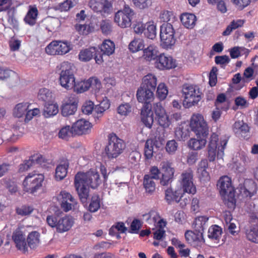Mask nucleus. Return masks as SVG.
<instances>
[{"label": "nucleus", "instance_id": "1", "mask_svg": "<svg viewBox=\"0 0 258 258\" xmlns=\"http://www.w3.org/2000/svg\"><path fill=\"white\" fill-rule=\"evenodd\" d=\"M100 183L98 172L94 169L86 173L78 172L75 177L74 184L78 194H89L90 188H97Z\"/></svg>", "mask_w": 258, "mask_h": 258}, {"label": "nucleus", "instance_id": "2", "mask_svg": "<svg viewBox=\"0 0 258 258\" xmlns=\"http://www.w3.org/2000/svg\"><path fill=\"white\" fill-rule=\"evenodd\" d=\"M75 67L68 61H63L56 67V73L59 75V82L61 87L71 90L74 87Z\"/></svg>", "mask_w": 258, "mask_h": 258}, {"label": "nucleus", "instance_id": "3", "mask_svg": "<svg viewBox=\"0 0 258 258\" xmlns=\"http://www.w3.org/2000/svg\"><path fill=\"white\" fill-rule=\"evenodd\" d=\"M125 144L123 140L115 134H111L108 136V142L102 152V156L108 159L117 158L123 151Z\"/></svg>", "mask_w": 258, "mask_h": 258}, {"label": "nucleus", "instance_id": "4", "mask_svg": "<svg viewBox=\"0 0 258 258\" xmlns=\"http://www.w3.org/2000/svg\"><path fill=\"white\" fill-rule=\"evenodd\" d=\"M149 175L151 179H160V174H162L160 179L161 185L165 186L168 185L172 181L174 173V168L172 167V164L168 161H162L160 163V170L157 167L154 166L151 167Z\"/></svg>", "mask_w": 258, "mask_h": 258}, {"label": "nucleus", "instance_id": "5", "mask_svg": "<svg viewBox=\"0 0 258 258\" xmlns=\"http://www.w3.org/2000/svg\"><path fill=\"white\" fill-rule=\"evenodd\" d=\"M46 221L49 226L55 228L56 231L60 233L70 230L74 224V218L68 215L62 217L54 215L48 216Z\"/></svg>", "mask_w": 258, "mask_h": 258}, {"label": "nucleus", "instance_id": "6", "mask_svg": "<svg viewBox=\"0 0 258 258\" xmlns=\"http://www.w3.org/2000/svg\"><path fill=\"white\" fill-rule=\"evenodd\" d=\"M182 91L184 95L183 105L186 108L197 104L201 99V92L196 85L185 84Z\"/></svg>", "mask_w": 258, "mask_h": 258}, {"label": "nucleus", "instance_id": "7", "mask_svg": "<svg viewBox=\"0 0 258 258\" xmlns=\"http://www.w3.org/2000/svg\"><path fill=\"white\" fill-rule=\"evenodd\" d=\"M218 136L216 134L213 133L211 135L208 147V159L210 162L215 160L216 155L218 158H222L224 155L227 140L221 141V145L218 146Z\"/></svg>", "mask_w": 258, "mask_h": 258}, {"label": "nucleus", "instance_id": "8", "mask_svg": "<svg viewBox=\"0 0 258 258\" xmlns=\"http://www.w3.org/2000/svg\"><path fill=\"white\" fill-rule=\"evenodd\" d=\"M175 30L171 23H164L160 26V37L161 45L166 49H171L176 42Z\"/></svg>", "mask_w": 258, "mask_h": 258}, {"label": "nucleus", "instance_id": "9", "mask_svg": "<svg viewBox=\"0 0 258 258\" xmlns=\"http://www.w3.org/2000/svg\"><path fill=\"white\" fill-rule=\"evenodd\" d=\"M135 14L134 11L130 6L125 5L122 9L115 14L114 21L120 28L130 27Z\"/></svg>", "mask_w": 258, "mask_h": 258}, {"label": "nucleus", "instance_id": "10", "mask_svg": "<svg viewBox=\"0 0 258 258\" xmlns=\"http://www.w3.org/2000/svg\"><path fill=\"white\" fill-rule=\"evenodd\" d=\"M43 179L44 176L41 174L29 173L23 181L24 190L31 193L36 192L37 189L42 186Z\"/></svg>", "mask_w": 258, "mask_h": 258}, {"label": "nucleus", "instance_id": "11", "mask_svg": "<svg viewBox=\"0 0 258 258\" xmlns=\"http://www.w3.org/2000/svg\"><path fill=\"white\" fill-rule=\"evenodd\" d=\"M190 126L192 131L197 136L206 137L207 136L208 132L207 124L201 114H194L191 116Z\"/></svg>", "mask_w": 258, "mask_h": 258}, {"label": "nucleus", "instance_id": "12", "mask_svg": "<svg viewBox=\"0 0 258 258\" xmlns=\"http://www.w3.org/2000/svg\"><path fill=\"white\" fill-rule=\"evenodd\" d=\"M137 98L139 102L144 103L142 108L143 111L145 109L148 111L152 109L151 102L154 99V91L140 86L137 92Z\"/></svg>", "mask_w": 258, "mask_h": 258}, {"label": "nucleus", "instance_id": "13", "mask_svg": "<svg viewBox=\"0 0 258 258\" xmlns=\"http://www.w3.org/2000/svg\"><path fill=\"white\" fill-rule=\"evenodd\" d=\"M70 49V46L67 42L53 41L46 46L45 51L50 55H62L68 53Z\"/></svg>", "mask_w": 258, "mask_h": 258}, {"label": "nucleus", "instance_id": "14", "mask_svg": "<svg viewBox=\"0 0 258 258\" xmlns=\"http://www.w3.org/2000/svg\"><path fill=\"white\" fill-rule=\"evenodd\" d=\"M153 110L155 114V120L163 128L169 126L170 121L164 108L160 102L154 104Z\"/></svg>", "mask_w": 258, "mask_h": 258}, {"label": "nucleus", "instance_id": "15", "mask_svg": "<svg viewBox=\"0 0 258 258\" xmlns=\"http://www.w3.org/2000/svg\"><path fill=\"white\" fill-rule=\"evenodd\" d=\"M219 194H235V188L232 184L231 177L228 175L221 176L217 182Z\"/></svg>", "mask_w": 258, "mask_h": 258}, {"label": "nucleus", "instance_id": "16", "mask_svg": "<svg viewBox=\"0 0 258 258\" xmlns=\"http://www.w3.org/2000/svg\"><path fill=\"white\" fill-rule=\"evenodd\" d=\"M181 185L183 194H196L197 188L193 183V175L191 171L185 172L181 175Z\"/></svg>", "mask_w": 258, "mask_h": 258}, {"label": "nucleus", "instance_id": "17", "mask_svg": "<svg viewBox=\"0 0 258 258\" xmlns=\"http://www.w3.org/2000/svg\"><path fill=\"white\" fill-rule=\"evenodd\" d=\"M184 236L186 241L194 247H201L205 242L203 234L199 232L187 230L185 232Z\"/></svg>", "mask_w": 258, "mask_h": 258}, {"label": "nucleus", "instance_id": "18", "mask_svg": "<svg viewBox=\"0 0 258 258\" xmlns=\"http://www.w3.org/2000/svg\"><path fill=\"white\" fill-rule=\"evenodd\" d=\"M90 7L95 12L103 14H108L111 6L107 0H90Z\"/></svg>", "mask_w": 258, "mask_h": 258}, {"label": "nucleus", "instance_id": "19", "mask_svg": "<svg viewBox=\"0 0 258 258\" xmlns=\"http://www.w3.org/2000/svg\"><path fill=\"white\" fill-rule=\"evenodd\" d=\"M92 127V124L84 119H80L73 124V129L75 134L78 135L90 133Z\"/></svg>", "mask_w": 258, "mask_h": 258}, {"label": "nucleus", "instance_id": "20", "mask_svg": "<svg viewBox=\"0 0 258 258\" xmlns=\"http://www.w3.org/2000/svg\"><path fill=\"white\" fill-rule=\"evenodd\" d=\"M155 63L156 67L160 70L170 69L176 67L175 60L164 53L159 54Z\"/></svg>", "mask_w": 258, "mask_h": 258}, {"label": "nucleus", "instance_id": "21", "mask_svg": "<svg viewBox=\"0 0 258 258\" xmlns=\"http://www.w3.org/2000/svg\"><path fill=\"white\" fill-rule=\"evenodd\" d=\"M78 100L74 96H71L66 101L62 104L61 106V114L63 116H68L73 115L77 111Z\"/></svg>", "mask_w": 258, "mask_h": 258}, {"label": "nucleus", "instance_id": "22", "mask_svg": "<svg viewBox=\"0 0 258 258\" xmlns=\"http://www.w3.org/2000/svg\"><path fill=\"white\" fill-rule=\"evenodd\" d=\"M12 238L19 250L24 252L28 251L25 236L22 231L16 230L13 234Z\"/></svg>", "mask_w": 258, "mask_h": 258}, {"label": "nucleus", "instance_id": "23", "mask_svg": "<svg viewBox=\"0 0 258 258\" xmlns=\"http://www.w3.org/2000/svg\"><path fill=\"white\" fill-rule=\"evenodd\" d=\"M180 20L182 24L185 28L191 29H193L196 25L197 17L194 14L184 13L180 15Z\"/></svg>", "mask_w": 258, "mask_h": 258}, {"label": "nucleus", "instance_id": "24", "mask_svg": "<svg viewBox=\"0 0 258 258\" xmlns=\"http://www.w3.org/2000/svg\"><path fill=\"white\" fill-rule=\"evenodd\" d=\"M61 196L60 206L66 212H68L74 208L77 205V202L72 195H59Z\"/></svg>", "mask_w": 258, "mask_h": 258}, {"label": "nucleus", "instance_id": "25", "mask_svg": "<svg viewBox=\"0 0 258 258\" xmlns=\"http://www.w3.org/2000/svg\"><path fill=\"white\" fill-rule=\"evenodd\" d=\"M69 165V161L63 159L60 161L55 169V178L56 180L63 179L67 174V170Z\"/></svg>", "mask_w": 258, "mask_h": 258}, {"label": "nucleus", "instance_id": "26", "mask_svg": "<svg viewBox=\"0 0 258 258\" xmlns=\"http://www.w3.org/2000/svg\"><path fill=\"white\" fill-rule=\"evenodd\" d=\"M40 234L36 231L30 232L27 237V244L31 249L36 248L40 243Z\"/></svg>", "mask_w": 258, "mask_h": 258}, {"label": "nucleus", "instance_id": "27", "mask_svg": "<svg viewBox=\"0 0 258 258\" xmlns=\"http://www.w3.org/2000/svg\"><path fill=\"white\" fill-rule=\"evenodd\" d=\"M157 86V78L154 75L149 74L145 76L143 79V82L141 86L149 89L154 92Z\"/></svg>", "mask_w": 258, "mask_h": 258}, {"label": "nucleus", "instance_id": "28", "mask_svg": "<svg viewBox=\"0 0 258 258\" xmlns=\"http://www.w3.org/2000/svg\"><path fill=\"white\" fill-rule=\"evenodd\" d=\"M97 81V79L90 78L86 81H81L78 83L75 82L73 89H74L75 92L82 93L88 90L93 82H96Z\"/></svg>", "mask_w": 258, "mask_h": 258}, {"label": "nucleus", "instance_id": "29", "mask_svg": "<svg viewBox=\"0 0 258 258\" xmlns=\"http://www.w3.org/2000/svg\"><path fill=\"white\" fill-rule=\"evenodd\" d=\"M209 218L206 216H199L194 221L193 228L196 232L203 234Z\"/></svg>", "mask_w": 258, "mask_h": 258}, {"label": "nucleus", "instance_id": "30", "mask_svg": "<svg viewBox=\"0 0 258 258\" xmlns=\"http://www.w3.org/2000/svg\"><path fill=\"white\" fill-rule=\"evenodd\" d=\"M144 58L147 61H151L157 59L159 52L157 48L154 45H150L144 49Z\"/></svg>", "mask_w": 258, "mask_h": 258}, {"label": "nucleus", "instance_id": "31", "mask_svg": "<svg viewBox=\"0 0 258 258\" xmlns=\"http://www.w3.org/2000/svg\"><path fill=\"white\" fill-rule=\"evenodd\" d=\"M38 15V10L37 8L34 6H29V10L24 18L25 22L31 26L34 25L36 23V20Z\"/></svg>", "mask_w": 258, "mask_h": 258}, {"label": "nucleus", "instance_id": "32", "mask_svg": "<svg viewBox=\"0 0 258 258\" xmlns=\"http://www.w3.org/2000/svg\"><path fill=\"white\" fill-rule=\"evenodd\" d=\"M89 200L88 210L90 213H95L98 211L101 206V199L98 195H93Z\"/></svg>", "mask_w": 258, "mask_h": 258}, {"label": "nucleus", "instance_id": "33", "mask_svg": "<svg viewBox=\"0 0 258 258\" xmlns=\"http://www.w3.org/2000/svg\"><path fill=\"white\" fill-rule=\"evenodd\" d=\"M96 54V48L90 47L82 50L79 53V57L81 61L85 62L91 60Z\"/></svg>", "mask_w": 258, "mask_h": 258}, {"label": "nucleus", "instance_id": "34", "mask_svg": "<svg viewBox=\"0 0 258 258\" xmlns=\"http://www.w3.org/2000/svg\"><path fill=\"white\" fill-rule=\"evenodd\" d=\"M245 21L243 20H234L227 26L226 29L223 32L222 35L228 36L234 30L243 26Z\"/></svg>", "mask_w": 258, "mask_h": 258}, {"label": "nucleus", "instance_id": "35", "mask_svg": "<svg viewBox=\"0 0 258 258\" xmlns=\"http://www.w3.org/2000/svg\"><path fill=\"white\" fill-rule=\"evenodd\" d=\"M199 137V136H198V138ZM206 142V137H203L199 139H191L188 142V146L191 149L199 150L205 147Z\"/></svg>", "mask_w": 258, "mask_h": 258}, {"label": "nucleus", "instance_id": "36", "mask_svg": "<svg viewBox=\"0 0 258 258\" xmlns=\"http://www.w3.org/2000/svg\"><path fill=\"white\" fill-rule=\"evenodd\" d=\"M100 49L103 54L109 56L114 52V43L110 40H105L101 45Z\"/></svg>", "mask_w": 258, "mask_h": 258}, {"label": "nucleus", "instance_id": "37", "mask_svg": "<svg viewBox=\"0 0 258 258\" xmlns=\"http://www.w3.org/2000/svg\"><path fill=\"white\" fill-rule=\"evenodd\" d=\"M143 111V108L141 109V116H142V121L146 125V126L151 128L152 125L154 122V118L153 116V112L151 111V109L150 111H148L145 109V111Z\"/></svg>", "mask_w": 258, "mask_h": 258}, {"label": "nucleus", "instance_id": "38", "mask_svg": "<svg viewBox=\"0 0 258 258\" xmlns=\"http://www.w3.org/2000/svg\"><path fill=\"white\" fill-rule=\"evenodd\" d=\"M222 233V228L218 225H214L209 228L208 236L210 239L219 241Z\"/></svg>", "mask_w": 258, "mask_h": 258}, {"label": "nucleus", "instance_id": "39", "mask_svg": "<svg viewBox=\"0 0 258 258\" xmlns=\"http://www.w3.org/2000/svg\"><path fill=\"white\" fill-rule=\"evenodd\" d=\"M236 195H221V199L224 204L229 209L233 210L236 207Z\"/></svg>", "mask_w": 258, "mask_h": 258}, {"label": "nucleus", "instance_id": "40", "mask_svg": "<svg viewBox=\"0 0 258 258\" xmlns=\"http://www.w3.org/2000/svg\"><path fill=\"white\" fill-rule=\"evenodd\" d=\"M28 107L29 105L27 103L18 104L14 109V115L18 118L22 117L24 115H26L28 110Z\"/></svg>", "mask_w": 258, "mask_h": 258}, {"label": "nucleus", "instance_id": "41", "mask_svg": "<svg viewBox=\"0 0 258 258\" xmlns=\"http://www.w3.org/2000/svg\"><path fill=\"white\" fill-rule=\"evenodd\" d=\"M247 239L254 243H258V225L252 226L249 229H247L246 232Z\"/></svg>", "mask_w": 258, "mask_h": 258}, {"label": "nucleus", "instance_id": "42", "mask_svg": "<svg viewBox=\"0 0 258 258\" xmlns=\"http://www.w3.org/2000/svg\"><path fill=\"white\" fill-rule=\"evenodd\" d=\"M58 112V105L55 104H46L44 106L43 115L45 117H49L56 115Z\"/></svg>", "mask_w": 258, "mask_h": 258}, {"label": "nucleus", "instance_id": "43", "mask_svg": "<svg viewBox=\"0 0 258 258\" xmlns=\"http://www.w3.org/2000/svg\"><path fill=\"white\" fill-rule=\"evenodd\" d=\"M143 185L146 192H153L156 188V184L149 174H146L144 177Z\"/></svg>", "mask_w": 258, "mask_h": 258}, {"label": "nucleus", "instance_id": "44", "mask_svg": "<svg viewBox=\"0 0 258 258\" xmlns=\"http://www.w3.org/2000/svg\"><path fill=\"white\" fill-rule=\"evenodd\" d=\"M166 225V223L162 219H160L157 222V226L159 227L154 232V238L157 240H161L165 235V231L164 230V227Z\"/></svg>", "mask_w": 258, "mask_h": 258}, {"label": "nucleus", "instance_id": "45", "mask_svg": "<svg viewBox=\"0 0 258 258\" xmlns=\"http://www.w3.org/2000/svg\"><path fill=\"white\" fill-rule=\"evenodd\" d=\"M144 47V41L141 39H135L128 45L129 49L133 52L143 50Z\"/></svg>", "mask_w": 258, "mask_h": 258}, {"label": "nucleus", "instance_id": "46", "mask_svg": "<svg viewBox=\"0 0 258 258\" xmlns=\"http://www.w3.org/2000/svg\"><path fill=\"white\" fill-rule=\"evenodd\" d=\"M76 135L73 129V125L71 127L69 125H67L62 127L58 133L60 138L68 140L71 137Z\"/></svg>", "mask_w": 258, "mask_h": 258}, {"label": "nucleus", "instance_id": "47", "mask_svg": "<svg viewBox=\"0 0 258 258\" xmlns=\"http://www.w3.org/2000/svg\"><path fill=\"white\" fill-rule=\"evenodd\" d=\"M159 19L161 22L167 23H169L168 22H171L170 23L172 24L174 23L175 17L173 16V14L172 12L167 10H162L160 12Z\"/></svg>", "mask_w": 258, "mask_h": 258}, {"label": "nucleus", "instance_id": "48", "mask_svg": "<svg viewBox=\"0 0 258 258\" xmlns=\"http://www.w3.org/2000/svg\"><path fill=\"white\" fill-rule=\"evenodd\" d=\"M38 98L44 102H49L52 98L51 92L46 88L40 89L38 92Z\"/></svg>", "mask_w": 258, "mask_h": 258}, {"label": "nucleus", "instance_id": "49", "mask_svg": "<svg viewBox=\"0 0 258 258\" xmlns=\"http://www.w3.org/2000/svg\"><path fill=\"white\" fill-rule=\"evenodd\" d=\"M254 79V70L251 67L247 68L244 71L242 83H248Z\"/></svg>", "mask_w": 258, "mask_h": 258}, {"label": "nucleus", "instance_id": "50", "mask_svg": "<svg viewBox=\"0 0 258 258\" xmlns=\"http://www.w3.org/2000/svg\"><path fill=\"white\" fill-rule=\"evenodd\" d=\"M144 34L146 37L153 39L156 36V27L154 24L149 25L145 29Z\"/></svg>", "mask_w": 258, "mask_h": 258}, {"label": "nucleus", "instance_id": "51", "mask_svg": "<svg viewBox=\"0 0 258 258\" xmlns=\"http://www.w3.org/2000/svg\"><path fill=\"white\" fill-rule=\"evenodd\" d=\"M75 29L80 34L86 35L92 31L93 28L87 24H76Z\"/></svg>", "mask_w": 258, "mask_h": 258}, {"label": "nucleus", "instance_id": "52", "mask_svg": "<svg viewBox=\"0 0 258 258\" xmlns=\"http://www.w3.org/2000/svg\"><path fill=\"white\" fill-rule=\"evenodd\" d=\"M153 147L152 141L148 140L145 146L144 154L147 159H151L153 156Z\"/></svg>", "mask_w": 258, "mask_h": 258}, {"label": "nucleus", "instance_id": "53", "mask_svg": "<svg viewBox=\"0 0 258 258\" xmlns=\"http://www.w3.org/2000/svg\"><path fill=\"white\" fill-rule=\"evenodd\" d=\"M168 90L167 87L164 83L159 84L157 89V94L158 97L160 100H164L167 96Z\"/></svg>", "mask_w": 258, "mask_h": 258}, {"label": "nucleus", "instance_id": "54", "mask_svg": "<svg viewBox=\"0 0 258 258\" xmlns=\"http://www.w3.org/2000/svg\"><path fill=\"white\" fill-rule=\"evenodd\" d=\"M218 69L216 67H213L211 70L209 76V84L211 87L216 86L217 82Z\"/></svg>", "mask_w": 258, "mask_h": 258}, {"label": "nucleus", "instance_id": "55", "mask_svg": "<svg viewBox=\"0 0 258 258\" xmlns=\"http://www.w3.org/2000/svg\"><path fill=\"white\" fill-rule=\"evenodd\" d=\"M126 230V228L124 226V224L123 222H118L110 228L109 232L110 235H114L116 231H119L120 233H124Z\"/></svg>", "mask_w": 258, "mask_h": 258}, {"label": "nucleus", "instance_id": "56", "mask_svg": "<svg viewBox=\"0 0 258 258\" xmlns=\"http://www.w3.org/2000/svg\"><path fill=\"white\" fill-rule=\"evenodd\" d=\"M190 249L186 247L183 243L178 241V256L187 257L189 255Z\"/></svg>", "mask_w": 258, "mask_h": 258}, {"label": "nucleus", "instance_id": "57", "mask_svg": "<svg viewBox=\"0 0 258 258\" xmlns=\"http://www.w3.org/2000/svg\"><path fill=\"white\" fill-rule=\"evenodd\" d=\"M33 208L31 206H23L16 209V212L19 215L27 216L32 213Z\"/></svg>", "mask_w": 258, "mask_h": 258}, {"label": "nucleus", "instance_id": "58", "mask_svg": "<svg viewBox=\"0 0 258 258\" xmlns=\"http://www.w3.org/2000/svg\"><path fill=\"white\" fill-rule=\"evenodd\" d=\"M136 7L140 9H144L151 5L152 0H133Z\"/></svg>", "mask_w": 258, "mask_h": 258}, {"label": "nucleus", "instance_id": "59", "mask_svg": "<svg viewBox=\"0 0 258 258\" xmlns=\"http://www.w3.org/2000/svg\"><path fill=\"white\" fill-rule=\"evenodd\" d=\"M100 28L104 34H108L112 30L111 23L109 20H103L100 24Z\"/></svg>", "mask_w": 258, "mask_h": 258}, {"label": "nucleus", "instance_id": "60", "mask_svg": "<svg viewBox=\"0 0 258 258\" xmlns=\"http://www.w3.org/2000/svg\"><path fill=\"white\" fill-rule=\"evenodd\" d=\"M234 127L238 130L236 133L239 132V134H241V136H242L243 134H245L249 132V126L246 123L243 122L241 124L240 122H236L234 124Z\"/></svg>", "mask_w": 258, "mask_h": 258}, {"label": "nucleus", "instance_id": "61", "mask_svg": "<svg viewBox=\"0 0 258 258\" xmlns=\"http://www.w3.org/2000/svg\"><path fill=\"white\" fill-rule=\"evenodd\" d=\"M94 103L91 101L86 102L83 105L82 112L85 114H89L94 110Z\"/></svg>", "mask_w": 258, "mask_h": 258}, {"label": "nucleus", "instance_id": "62", "mask_svg": "<svg viewBox=\"0 0 258 258\" xmlns=\"http://www.w3.org/2000/svg\"><path fill=\"white\" fill-rule=\"evenodd\" d=\"M118 113L122 115H126L131 112V106L128 103L121 104L117 108Z\"/></svg>", "mask_w": 258, "mask_h": 258}, {"label": "nucleus", "instance_id": "63", "mask_svg": "<svg viewBox=\"0 0 258 258\" xmlns=\"http://www.w3.org/2000/svg\"><path fill=\"white\" fill-rule=\"evenodd\" d=\"M177 143L174 140L169 141L166 146V150L170 154L174 153L177 149Z\"/></svg>", "mask_w": 258, "mask_h": 258}, {"label": "nucleus", "instance_id": "64", "mask_svg": "<svg viewBox=\"0 0 258 258\" xmlns=\"http://www.w3.org/2000/svg\"><path fill=\"white\" fill-rule=\"evenodd\" d=\"M235 104L237 106H240L241 108L247 107L248 105L247 100L242 96H238L235 98Z\"/></svg>", "mask_w": 258, "mask_h": 258}]
</instances>
